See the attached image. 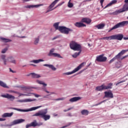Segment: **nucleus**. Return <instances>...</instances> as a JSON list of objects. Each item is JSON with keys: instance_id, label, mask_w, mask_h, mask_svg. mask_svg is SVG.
Wrapping results in <instances>:
<instances>
[{"instance_id": "f257e3e1", "label": "nucleus", "mask_w": 128, "mask_h": 128, "mask_svg": "<svg viewBox=\"0 0 128 128\" xmlns=\"http://www.w3.org/2000/svg\"><path fill=\"white\" fill-rule=\"evenodd\" d=\"M60 22H56L54 24V27L56 30H58L61 34H68L70 32H72L74 31L72 29L68 28L64 26H59Z\"/></svg>"}, {"instance_id": "f03ea898", "label": "nucleus", "mask_w": 128, "mask_h": 128, "mask_svg": "<svg viewBox=\"0 0 128 128\" xmlns=\"http://www.w3.org/2000/svg\"><path fill=\"white\" fill-rule=\"evenodd\" d=\"M124 38V40H128V37H124V34H122L112 35L108 37H104L100 40H122Z\"/></svg>"}, {"instance_id": "7ed1b4c3", "label": "nucleus", "mask_w": 128, "mask_h": 128, "mask_svg": "<svg viewBox=\"0 0 128 128\" xmlns=\"http://www.w3.org/2000/svg\"><path fill=\"white\" fill-rule=\"evenodd\" d=\"M47 114L48 110L45 109L41 112H36V114L32 115V116H40L41 118H42L44 120H48L50 118V116L46 115Z\"/></svg>"}, {"instance_id": "20e7f679", "label": "nucleus", "mask_w": 128, "mask_h": 128, "mask_svg": "<svg viewBox=\"0 0 128 128\" xmlns=\"http://www.w3.org/2000/svg\"><path fill=\"white\" fill-rule=\"evenodd\" d=\"M59 0H54L51 4L48 7V9L46 13L48 14V12H52V10H54V8H58V6H62V4H64V2H62V3L58 4L54 8H54V6H56V4H58V2Z\"/></svg>"}, {"instance_id": "39448f33", "label": "nucleus", "mask_w": 128, "mask_h": 128, "mask_svg": "<svg viewBox=\"0 0 128 128\" xmlns=\"http://www.w3.org/2000/svg\"><path fill=\"white\" fill-rule=\"evenodd\" d=\"M71 50H81L82 46L80 44H78V42L75 41H72L70 44Z\"/></svg>"}, {"instance_id": "423d86ee", "label": "nucleus", "mask_w": 128, "mask_h": 128, "mask_svg": "<svg viewBox=\"0 0 128 128\" xmlns=\"http://www.w3.org/2000/svg\"><path fill=\"white\" fill-rule=\"evenodd\" d=\"M126 24H128V21H123L122 22H119L114 26L110 30H108V32H110L112 30H116V28H122V26H124Z\"/></svg>"}, {"instance_id": "0eeeda50", "label": "nucleus", "mask_w": 128, "mask_h": 128, "mask_svg": "<svg viewBox=\"0 0 128 128\" xmlns=\"http://www.w3.org/2000/svg\"><path fill=\"white\" fill-rule=\"evenodd\" d=\"M112 83H110L108 85L105 86L102 84L100 86H98L96 87V90H98V92H100V90H110V88H112Z\"/></svg>"}, {"instance_id": "6e6552de", "label": "nucleus", "mask_w": 128, "mask_h": 128, "mask_svg": "<svg viewBox=\"0 0 128 128\" xmlns=\"http://www.w3.org/2000/svg\"><path fill=\"white\" fill-rule=\"evenodd\" d=\"M86 62H83L74 70L72 72H66L64 74H66V76H70V74H74L75 72H78V70H80V68H83V66H84Z\"/></svg>"}, {"instance_id": "1a4fd4ad", "label": "nucleus", "mask_w": 128, "mask_h": 128, "mask_svg": "<svg viewBox=\"0 0 128 128\" xmlns=\"http://www.w3.org/2000/svg\"><path fill=\"white\" fill-rule=\"evenodd\" d=\"M126 54V51L124 50H122L120 52H119L117 55H116L114 58H112L109 62V64H112L116 60H120L122 56H124Z\"/></svg>"}, {"instance_id": "9d476101", "label": "nucleus", "mask_w": 128, "mask_h": 128, "mask_svg": "<svg viewBox=\"0 0 128 128\" xmlns=\"http://www.w3.org/2000/svg\"><path fill=\"white\" fill-rule=\"evenodd\" d=\"M104 55L102 54L98 56H97L96 58V62H106L108 58L106 56H104Z\"/></svg>"}, {"instance_id": "9b49d317", "label": "nucleus", "mask_w": 128, "mask_h": 128, "mask_svg": "<svg viewBox=\"0 0 128 128\" xmlns=\"http://www.w3.org/2000/svg\"><path fill=\"white\" fill-rule=\"evenodd\" d=\"M54 48H52L50 50V53L48 54V56H54L55 58H62V56H60V54H57V53H54Z\"/></svg>"}, {"instance_id": "f8f14e48", "label": "nucleus", "mask_w": 128, "mask_h": 128, "mask_svg": "<svg viewBox=\"0 0 128 128\" xmlns=\"http://www.w3.org/2000/svg\"><path fill=\"white\" fill-rule=\"evenodd\" d=\"M104 98H114V94L112 91H108L104 92Z\"/></svg>"}, {"instance_id": "ddd939ff", "label": "nucleus", "mask_w": 128, "mask_h": 128, "mask_svg": "<svg viewBox=\"0 0 128 128\" xmlns=\"http://www.w3.org/2000/svg\"><path fill=\"white\" fill-rule=\"evenodd\" d=\"M2 98H8V100H14L16 97L12 95H10L8 94H2L1 96Z\"/></svg>"}, {"instance_id": "4468645a", "label": "nucleus", "mask_w": 128, "mask_h": 128, "mask_svg": "<svg viewBox=\"0 0 128 128\" xmlns=\"http://www.w3.org/2000/svg\"><path fill=\"white\" fill-rule=\"evenodd\" d=\"M128 3H126L122 8L118 10L117 12H128Z\"/></svg>"}, {"instance_id": "2eb2a0df", "label": "nucleus", "mask_w": 128, "mask_h": 128, "mask_svg": "<svg viewBox=\"0 0 128 128\" xmlns=\"http://www.w3.org/2000/svg\"><path fill=\"white\" fill-rule=\"evenodd\" d=\"M24 119H18L14 120L11 122V126H14V124H22V122H24Z\"/></svg>"}, {"instance_id": "dca6fc26", "label": "nucleus", "mask_w": 128, "mask_h": 128, "mask_svg": "<svg viewBox=\"0 0 128 128\" xmlns=\"http://www.w3.org/2000/svg\"><path fill=\"white\" fill-rule=\"evenodd\" d=\"M81 22H84L85 24H90V22H92V20L90 18H84L82 19Z\"/></svg>"}, {"instance_id": "f3484780", "label": "nucleus", "mask_w": 128, "mask_h": 128, "mask_svg": "<svg viewBox=\"0 0 128 128\" xmlns=\"http://www.w3.org/2000/svg\"><path fill=\"white\" fill-rule=\"evenodd\" d=\"M75 26H76V28H84L86 26V24L80 22H76L74 24Z\"/></svg>"}, {"instance_id": "a211bd4d", "label": "nucleus", "mask_w": 128, "mask_h": 128, "mask_svg": "<svg viewBox=\"0 0 128 128\" xmlns=\"http://www.w3.org/2000/svg\"><path fill=\"white\" fill-rule=\"evenodd\" d=\"M36 100V99L28 98V99H25L23 100H18V102H34Z\"/></svg>"}, {"instance_id": "6ab92c4d", "label": "nucleus", "mask_w": 128, "mask_h": 128, "mask_svg": "<svg viewBox=\"0 0 128 128\" xmlns=\"http://www.w3.org/2000/svg\"><path fill=\"white\" fill-rule=\"evenodd\" d=\"M81 98H82L80 96L74 97L70 99L69 102H78V100H81Z\"/></svg>"}, {"instance_id": "aec40b11", "label": "nucleus", "mask_w": 128, "mask_h": 128, "mask_svg": "<svg viewBox=\"0 0 128 128\" xmlns=\"http://www.w3.org/2000/svg\"><path fill=\"white\" fill-rule=\"evenodd\" d=\"M0 86L4 88H10V87L6 85V84L2 80H0Z\"/></svg>"}, {"instance_id": "412c9836", "label": "nucleus", "mask_w": 128, "mask_h": 128, "mask_svg": "<svg viewBox=\"0 0 128 128\" xmlns=\"http://www.w3.org/2000/svg\"><path fill=\"white\" fill-rule=\"evenodd\" d=\"M14 114V112L11 113H4L2 115V118H10V116H12Z\"/></svg>"}, {"instance_id": "4be33fe9", "label": "nucleus", "mask_w": 128, "mask_h": 128, "mask_svg": "<svg viewBox=\"0 0 128 128\" xmlns=\"http://www.w3.org/2000/svg\"><path fill=\"white\" fill-rule=\"evenodd\" d=\"M8 60L12 64H16V60H14L13 57H10L8 58Z\"/></svg>"}, {"instance_id": "5701e85b", "label": "nucleus", "mask_w": 128, "mask_h": 128, "mask_svg": "<svg viewBox=\"0 0 128 128\" xmlns=\"http://www.w3.org/2000/svg\"><path fill=\"white\" fill-rule=\"evenodd\" d=\"M116 0H113L110 3L108 4L104 8H108V6H112V4H116Z\"/></svg>"}, {"instance_id": "b1692460", "label": "nucleus", "mask_w": 128, "mask_h": 128, "mask_svg": "<svg viewBox=\"0 0 128 128\" xmlns=\"http://www.w3.org/2000/svg\"><path fill=\"white\" fill-rule=\"evenodd\" d=\"M44 66H48L49 68H52V70H56V68L52 64H44Z\"/></svg>"}, {"instance_id": "393cba45", "label": "nucleus", "mask_w": 128, "mask_h": 128, "mask_svg": "<svg viewBox=\"0 0 128 128\" xmlns=\"http://www.w3.org/2000/svg\"><path fill=\"white\" fill-rule=\"evenodd\" d=\"M30 74H32L33 78H40V75L36 73H31Z\"/></svg>"}, {"instance_id": "a878e982", "label": "nucleus", "mask_w": 128, "mask_h": 128, "mask_svg": "<svg viewBox=\"0 0 128 128\" xmlns=\"http://www.w3.org/2000/svg\"><path fill=\"white\" fill-rule=\"evenodd\" d=\"M30 124L32 126H33V128H36V126H40V124H38L36 120H34L33 122H31Z\"/></svg>"}, {"instance_id": "bb28decb", "label": "nucleus", "mask_w": 128, "mask_h": 128, "mask_svg": "<svg viewBox=\"0 0 128 128\" xmlns=\"http://www.w3.org/2000/svg\"><path fill=\"white\" fill-rule=\"evenodd\" d=\"M42 4H38V5H29L27 6L26 8H38V6H42Z\"/></svg>"}, {"instance_id": "cd10ccee", "label": "nucleus", "mask_w": 128, "mask_h": 128, "mask_svg": "<svg viewBox=\"0 0 128 128\" xmlns=\"http://www.w3.org/2000/svg\"><path fill=\"white\" fill-rule=\"evenodd\" d=\"M106 25L104 24H99L97 26H96V28H98V30H102V28H104V26Z\"/></svg>"}, {"instance_id": "c85d7f7f", "label": "nucleus", "mask_w": 128, "mask_h": 128, "mask_svg": "<svg viewBox=\"0 0 128 128\" xmlns=\"http://www.w3.org/2000/svg\"><path fill=\"white\" fill-rule=\"evenodd\" d=\"M79 52H75L74 54L72 55V58H76L80 54V52H82V50H78Z\"/></svg>"}, {"instance_id": "c756f323", "label": "nucleus", "mask_w": 128, "mask_h": 128, "mask_svg": "<svg viewBox=\"0 0 128 128\" xmlns=\"http://www.w3.org/2000/svg\"><path fill=\"white\" fill-rule=\"evenodd\" d=\"M81 114L83 116H88V110H84L81 111Z\"/></svg>"}, {"instance_id": "7c9ffc66", "label": "nucleus", "mask_w": 128, "mask_h": 128, "mask_svg": "<svg viewBox=\"0 0 128 128\" xmlns=\"http://www.w3.org/2000/svg\"><path fill=\"white\" fill-rule=\"evenodd\" d=\"M0 40H3L4 42H12V40L8 38H4L2 37L0 38Z\"/></svg>"}, {"instance_id": "2f4dec72", "label": "nucleus", "mask_w": 128, "mask_h": 128, "mask_svg": "<svg viewBox=\"0 0 128 128\" xmlns=\"http://www.w3.org/2000/svg\"><path fill=\"white\" fill-rule=\"evenodd\" d=\"M11 110H18V112H28V110H22V109H18V108H10Z\"/></svg>"}, {"instance_id": "473e14b6", "label": "nucleus", "mask_w": 128, "mask_h": 128, "mask_svg": "<svg viewBox=\"0 0 128 128\" xmlns=\"http://www.w3.org/2000/svg\"><path fill=\"white\" fill-rule=\"evenodd\" d=\"M36 82H38V84H42L44 86H47L46 84L42 80H37Z\"/></svg>"}, {"instance_id": "72a5a7b5", "label": "nucleus", "mask_w": 128, "mask_h": 128, "mask_svg": "<svg viewBox=\"0 0 128 128\" xmlns=\"http://www.w3.org/2000/svg\"><path fill=\"white\" fill-rule=\"evenodd\" d=\"M40 62H44V60L42 59L36 60H33L32 61V62H34V64H38Z\"/></svg>"}, {"instance_id": "f704fd0d", "label": "nucleus", "mask_w": 128, "mask_h": 128, "mask_svg": "<svg viewBox=\"0 0 128 128\" xmlns=\"http://www.w3.org/2000/svg\"><path fill=\"white\" fill-rule=\"evenodd\" d=\"M10 92H14V94H18L20 96H29L26 94H24L22 93H18V92L12 90Z\"/></svg>"}, {"instance_id": "c9c22d12", "label": "nucleus", "mask_w": 128, "mask_h": 128, "mask_svg": "<svg viewBox=\"0 0 128 128\" xmlns=\"http://www.w3.org/2000/svg\"><path fill=\"white\" fill-rule=\"evenodd\" d=\"M42 108V106H36V107H32V108H31L30 109V111H32V110H38V108Z\"/></svg>"}, {"instance_id": "e433bc0d", "label": "nucleus", "mask_w": 128, "mask_h": 128, "mask_svg": "<svg viewBox=\"0 0 128 128\" xmlns=\"http://www.w3.org/2000/svg\"><path fill=\"white\" fill-rule=\"evenodd\" d=\"M38 42H40V38L38 37V38H35V40L34 42V44H38Z\"/></svg>"}, {"instance_id": "4c0bfd02", "label": "nucleus", "mask_w": 128, "mask_h": 128, "mask_svg": "<svg viewBox=\"0 0 128 128\" xmlns=\"http://www.w3.org/2000/svg\"><path fill=\"white\" fill-rule=\"evenodd\" d=\"M74 6V4L70 2V0L69 2H68V8H72Z\"/></svg>"}, {"instance_id": "58836bf2", "label": "nucleus", "mask_w": 128, "mask_h": 128, "mask_svg": "<svg viewBox=\"0 0 128 128\" xmlns=\"http://www.w3.org/2000/svg\"><path fill=\"white\" fill-rule=\"evenodd\" d=\"M64 98L54 99V100H64Z\"/></svg>"}, {"instance_id": "ea45409f", "label": "nucleus", "mask_w": 128, "mask_h": 128, "mask_svg": "<svg viewBox=\"0 0 128 128\" xmlns=\"http://www.w3.org/2000/svg\"><path fill=\"white\" fill-rule=\"evenodd\" d=\"M1 60H6V55L2 54L0 56Z\"/></svg>"}, {"instance_id": "a19ab883", "label": "nucleus", "mask_w": 128, "mask_h": 128, "mask_svg": "<svg viewBox=\"0 0 128 128\" xmlns=\"http://www.w3.org/2000/svg\"><path fill=\"white\" fill-rule=\"evenodd\" d=\"M8 50V48H5L4 50H2V54H6V51Z\"/></svg>"}, {"instance_id": "79ce46f5", "label": "nucleus", "mask_w": 128, "mask_h": 128, "mask_svg": "<svg viewBox=\"0 0 128 128\" xmlns=\"http://www.w3.org/2000/svg\"><path fill=\"white\" fill-rule=\"evenodd\" d=\"M106 102V100H104L103 101L100 102L99 104H96L95 106H100V104H102L103 102Z\"/></svg>"}, {"instance_id": "37998d69", "label": "nucleus", "mask_w": 128, "mask_h": 128, "mask_svg": "<svg viewBox=\"0 0 128 128\" xmlns=\"http://www.w3.org/2000/svg\"><path fill=\"white\" fill-rule=\"evenodd\" d=\"M104 0H100V4L102 8H104V6L102 5L104 4Z\"/></svg>"}, {"instance_id": "c03bdc74", "label": "nucleus", "mask_w": 128, "mask_h": 128, "mask_svg": "<svg viewBox=\"0 0 128 128\" xmlns=\"http://www.w3.org/2000/svg\"><path fill=\"white\" fill-rule=\"evenodd\" d=\"M32 94L34 96L35 98H40V95L36 94H34V93H32Z\"/></svg>"}, {"instance_id": "a18cd8bd", "label": "nucleus", "mask_w": 128, "mask_h": 128, "mask_svg": "<svg viewBox=\"0 0 128 128\" xmlns=\"http://www.w3.org/2000/svg\"><path fill=\"white\" fill-rule=\"evenodd\" d=\"M126 82L125 80L120 81V82H118V83L116 84V86H118V85L120 84H122V82Z\"/></svg>"}, {"instance_id": "49530a36", "label": "nucleus", "mask_w": 128, "mask_h": 128, "mask_svg": "<svg viewBox=\"0 0 128 128\" xmlns=\"http://www.w3.org/2000/svg\"><path fill=\"white\" fill-rule=\"evenodd\" d=\"M128 57V55H126L122 58H120V60H124V58H126Z\"/></svg>"}, {"instance_id": "de8ad7c7", "label": "nucleus", "mask_w": 128, "mask_h": 128, "mask_svg": "<svg viewBox=\"0 0 128 128\" xmlns=\"http://www.w3.org/2000/svg\"><path fill=\"white\" fill-rule=\"evenodd\" d=\"M72 110V108H69L68 110H64V112H68V110Z\"/></svg>"}, {"instance_id": "09e8293b", "label": "nucleus", "mask_w": 128, "mask_h": 128, "mask_svg": "<svg viewBox=\"0 0 128 128\" xmlns=\"http://www.w3.org/2000/svg\"><path fill=\"white\" fill-rule=\"evenodd\" d=\"M30 126H32L31 124H26V128H30Z\"/></svg>"}, {"instance_id": "8fccbe9b", "label": "nucleus", "mask_w": 128, "mask_h": 128, "mask_svg": "<svg viewBox=\"0 0 128 128\" xmlns=\"http://www.w3.org/2000/svg\"><path fill=\"white\" fill-rule=\"evenodd\" d=\"M58 38V36H56L52 38V40H56Z\"/></svg>"}, {"instance_id": "3c124183", "label": "nucleus", "mask_w": 128, "mask_h": 128, "mask_svg": "<svg viewBox=\"0 0 128 128\" xmlns=\"http://www.w3.org/2000/svg\"><path fill=\"white\" fill-rule=\"evenodd\" d=\"M4 60V64L6 65V60L4 59V60Z\"/></svg>"}, {"instance_id": "603ef678", "label": "nucleus", "mask_w": 128, "mask_h": 128, "mask_svg": "<svg viewBox=\"0 0 128 128\" xmlns=\"http://www.w3.org/2000/svg\"><path fill=\"white\" fill-rule=\"evenodd\" d=\"M4 120H6V119L0 118V122H4Z\"/></svg>"}, {"instance_id": "864d4df0", "label": "nucleus", "mask_w": 128, "mask_h": 128, "mask_svg": "<svg viewBox=\"0 0 128 128\" xmlns=\"http://www.w3.org/2000/svg\"><path fill=\"white\" fill-rule=\"evenodd\" d=\"M68 116H72V114L70 113H68Z\"/></svg>"}, {"instance_id": "5fc2aeb1", "label": "nucleus", "mask_w": 128, "mask_h": 128, "mask_svg": "<svg viewBox=\"0 0 128 128\" xmlns=\"http://www.w3.org/2000/svg\"><path fill=\"white\" fill-rule=\"evenodd\" d=\"M9 70H10V72H12V73L14 72V70H12L11 68H10Z\"/></svg>"}, {"instance_id": "6e6d98bb", "label": "nucleus", "mask_w": 128, "mask_h": 128, "mask_svg": "<svg viewBox=\"0 0 128 128\" xmlns=\"http://www.w3.org/2000/svg\"><path fill=\"white\" fill-rule=\"evenodd\" d=\"M23 0V2H30V1L32 0Z\"/></svg>"}, {"instance_id": "4d7b16f0", "label": "nucleus", "mask_w": 128, "mask_h": 128, "mask_svg": "<svg viewBox=\"0 0 128 128\" xmlns=\"http://www.w3.org/2000/svg\"><path fill=\"white\" fill-rule=\"evenodd\" d=\"M44 90L46 92H47V94H50V92L46 90V89H44Z\"/></svg>"}, {"instance_id": "13d9d810", "label": "nucleus", "mask_w": 128, "mask_h": 128, "mask_svg": "<svg viewBox=\"0 0 128 128\" xmlns=\"http://www.w3.org/2000/svg\"><path fill=\"white\" fill-rule=\"evenodd\" d=\"M124 2H126V4H128V0H124Z\"/></svg>"}, {"instance_id": "bf43d9fd", "label": "nucleus", "mask_w": 128, "mask_h": 128, "mask_svg": "<svg viewBox=\"0 0 128 128\" xmlns=\"http://www.w3.org/2000/svg\"><path fill=\"white\" fill-rule=\"evenodd\" d=\"M51 94H54V92H51Z\"/></svg>"}, {"instance_id": "052dcab7", "label": "nucleus", "mask_w": 128, "mask_h": 128, "mask_svg": "<svg viewBox=\"0 0 128 128\" xmlns=\"http://www.w3.org/2000/svg\"><path fill=\"white\" fill-rule=\"evenodd\" d=\"M116 68H120V66H116Z\"/></svg>"}, {"instance_id": "680f3d73", "label": "nucleus", "mask_w": 128, "mask_h": 128, "mask_svg": "<svg viewBox=\"0 0 128 128\" xmlns=\"http://www.w3.org/2000/svg\"><path fill=\"white\" fill-rule=\"evenodd\" d=\"M90 64H92V63H90V64L88 65V66H90Z\"/></svg>"}, {"instance_id": "e2e57ef3", "label": "nucleus", "mask_w": 128, "mask_h": 128, "mask_svg": "<svg viewBox=\"0 0 128 128\" xmlns=\"http://www.w3.org/2000/svg\"><path fill=\"white\" fill-rule=\"evenodd\" d=\"M50 94L47 95L46 96H44V98H46V96H48Z\"/></svg>"}, {"instance_id": "0e129e2a", "label": "nucleus", "mask_w": 128, "mask_h": 128, "mask_svg": "<svg viewBox=\"0 0 128 128\" xmlns=\"http://www.w3.org/2000/svg\"><path fill=\"white\" fill-rule=\"evenodd\" d=\"M30 66H34V64H30Z\"/></svg>"}, {"instance_id": "69168bd1", "label": "nucleus", "mask_w": 128, "mask_h": 128, "mask_svg": "<svg viewBox=\"0 0 128 128\" xmlns=\"http://www.w3.org/2000/svg\"><path fill=\"white\" fill-rule=\"evenodd\" d=\"M66 126H63L62 128H66Z\"/></svg>"}, {"instance_id": "338daca9", "label": "nucleus", "mask_w": 128, "mask_h": 128, "mask_svg": "<svg viewBox=\"0 0 128 128\" xmlns=\"http://www.w3.org/2000/svg\"><path fill=\"white\" fill-rule=\"evenodd\" d=\"M22 38H25V36H22Z\"/></svg>"}, {"instance_id": "774afa93", "label": "nucleus", "mask_w": 128, "mask_h": 128, "mask_svg": "<svg viewBox=\"0 0 128 128\" xmlns=\"http://www.w3.org/2000/svg\"><path fill=\"white\" fill-rule=\"evenodd\" d=\"M127 18H128V17H127Z\"/></svg>"}]
</instances>
